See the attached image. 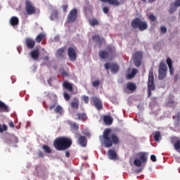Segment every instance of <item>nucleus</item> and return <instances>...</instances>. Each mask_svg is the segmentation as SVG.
I'll use <instances>...</instances> for the list:
<instances>
[{"label":"nucleus","mask_w":180,"mask_h":180,"mask_svg":"<svg viewBox=\"0 0 180 180\" xmlns=\"http://www.w3.org/2000/svg\"><path fill=\"white\" fill-rule=\"evenodd\" d=\"M10 23L11 26H16V25L19 24V18L18 17H12L10 20Z\"/></svg>","instance_id":"cd10ccee"},{"label":"nucleus","mask_w":180,"mask_h":180,"mask_svg":"<svg viewBox=\"0 0 180 180\" xmlns=\"http://www.w3.org/2000/svg\"><path fill=\"white\" fill-rule=\"evenodd\" d=\"M132 59L134 60V65H136V67H140V65H141V60H143V51H136L132 56Z\"/></svg>","instance_id":"423d86ee"},{"label":"nucleus","mask_w":180,"mask_h":180,"mask_svg":"<svg viewBox=\"0 0 180 180\" xmlns=\"http://www.w3.org/2000/svg\"><path fill=\"white\" fill-rule=\"evenodd\" d=\"M127 88L129 89V91H131V92H134V91H136L137 86L135 84L129 82L127 84Z\"/></svg>","instance_id":"393cba45"},{"label":"nucleus","mask_w":180,"mask_h":180,"mask_svg":"<svg viewBox=\"0 0 180 180\" xmlns=\"http://www.w3.org/2000/svg\"><path fill=\"white\" fill-rule=\"evenodd\" d=\"M101 2H108L110 5H113L114 6H119L120 2L119 0H100Z\"/></svg>","instance_id":"5701e85b"},{"label":"nucleus","mask_w":180,"mask_h":180,"mask_svg":"<svg viewBox=\"0 0 180 180\" xmlns=\"http://www.w3.org/2000/svg\"><path fill=\"white\" fill-rule=\"evenodd\" d=\"M8 130V126L6 124H0V133H4V131H6Z\"/></svg>","instance_id":"e433bc0d"},{"label":"nucleus","mask_w":180,"mask_h":180,"mask_svg":"<svg viewBox=\"0 0 180 180\" xmlns=\"http://www.w3.org/2000/svg\"><path fill=\"white\" fill-rule=\"evenodd\" d=\"M30 56L33 60H37L39 58V56H40V52L39 49L32 50L30 53Z\"/></svg>","instance_id":"aec40b11"},{"label":"nucleus","mask_w":180,"mask_h":180,"mask_svg":"<svg viewBox=\"0 0 180 180\" xmlns=\"http://www.w3.org/2000/svg\"><path fill=\"white\" fill-rule=\"evenodd\" d=\"M153 136L155 141L158 142L161 140V132L159 131L153 132Z\"/></svg>","instance_id":"b1692460"},{"label":"nucleus","mask_w":180,"mask_h":180,"mask_svg":"<svg viewBox=\"0 0 180 180\" xmlns=\"http://www.w3.org/2000/svg\"><path fill=\"white\" fill-rule=\"evenodd\" d=\"M65 157H67V158H68L70 157V152L69 151H67L65 153Z\"/></svg>","instance_id":"6e6d98bb"},{"label":"nucleus","mask_w":180,"mask_h":180,"mask_svg":"<svg viewBox=\"0 0 180 180\" xmlns=\"http://www.w3.org/2000/svg\"><path fill=\"white\" fill-rule=\"evenodd\" d=\"M58 15V13H57V11L53 13L51 15V20H53V19H56V18H57Z\"/></svg>","instance_id":"79ce46f5"},{"label":"nucleus","mask_w":180,"mask_h":180,"mask_svg":"<svg viewBox=\"0 0 180 180\" xmlns=\"http://www.w3.org/2000/svg\"><path fill=\"white\" fill-rule=\"evenodd\" d=\"M149 4H153V2H155V0H148Z\"/></svg>","instance_id":"13d9d810"},{"label":"nucleus","mask_w":180,"mask_h":180,"mask_svg":"<svg viewBox=\"0 0 180 180\" xmlns=\"http://www.w3.org/2000/svg\"><path fill=\"white\" fill-rule=\"evenodd\" d=\"M172 143L174 144V147L176 151L180 153V139L175 136L172 137Z\"/></svg>","instance_id":"4468645a"},{"label":"nucleus","mask_w":180,"mask_h":180,"mask_svg":"<svg viewBox=\"0 0 180 180\" xmlns=\"http://www.w3.org/2000/svg\"><path fill=\"white\" fill-rule=\"evenodd\" d=\"M76 116L77 117H75V120H82V122H86V120L88 119V117H86V114L85 112H79L76 115Z\"/></svg>","instance_id":"a211bd4d"},{"label":"nucleus","mask_w":180,"mask_h":180,"mask_svg":"<svg viewBox=\"0 0 180 180\" xmlns=\"http://www.w3.org/2000/svg\"><path fill=\"white\" fill-rule=\"evenodd\" d=\"M44 37H46V35H45L44 34H43V33H40V34H39L37 36L35 40H36L37 43H41V40H42Z\"/></svg>","instance_id":"2f4dec72"},{"label":"nucleus","mask_w":180,"mask_h":180,"mask_svg":"<svg viewBox=\"0 0 180 180\" xmlns=\"http://www.w3.org/2000/svg\"><path fill=\"white\" fill-rule=\"evenodd\" d=\"M74 84L72 83H70L68 81H65L63 83V87L64 89H66V91H68L69 92H72L74 91Z\"/></svg>","instance_id":"dca6fc26"},{"label":"nucleus","mask_w":180,"mask_h":180,"mask_svg":"<svg viewBox=\"0 0 180 180\" xmlns=\"http://www.w3.org/2000/svg\"><path fill=\"white\" fill-rule=\"evenodd\" d=\"M174 6H176L177 8L180 6V0H176L174 2Z\"/></svg>","instance_id":"09e8293b"},{"label":"nucleus","mask_w":180,"mask_h":180,"mask_svg":"<svg viewBox=\"0 0 180 180\" xmlns=\"http://www.w3.org/2000/svg\"><path fill=\"white\" fill-rule=\"evenodd\" d=\"M167 64L169 67L170 75H174V67H172V60H171V58H167Z\"/></svg>","instance_id":"412c9836"},{"label":"nucleus","mask_w":180,"mask_h":180,"mask_svg":"<svg viewBox=\"0 0 180 180\" xmlns=\"http://www.w3.org/2000/svg\"><path fill=\"white\" fill-rule=\"evenodd\" d=\"M176 162H180V158L179 157L176 158Z\"/></svg>","instance_id":"bf43d9fd"},{"label":"nucleus","mask_w":180,"mask_h":180,"mask_svg":"<svg viewBox=\"0 0 180 180\" xmlns=\"http://www.w3.org/2000/svg\"><path fill=\"white\" fill-rule=\"evenodd\" d=\"M48 83L49 84V85L51 84V79H49L48 80Z\"/></svg>","instance_id":"052dcab7"},{"label":"nucleus","mask_w":180,"mask_h":180,"mask_svg":"<svg viewBox=\"0 0 180 180\" xmlns=\"http://www.w3.org/2000/svg\"><path fill=\"white\" fill-rule=\"evenodd\" d=\"M25 44L27 49H34V46H36V41L34 39L32 38H26L25 40Z\"/></svg>","instance_id":"ddd939ff"},{"label":"nucleus","mask_w":180,"mask_h":180,"mask_svg":"<svg viewBox=\"0 0 180 180\" xmlns=\"http://www.w3.org/2000/svg\"><path fill=\"white\" fill-rule=\"evenodd\" d=\"M147 163V153L146 152H142L139 153V159H135L134 160V164L136 167H141L142 164Z\"/></svg>","instance_id":"39448f33"},{"label":"nucleus","mask_w":180,"mask_h":180,"mask_svg":"<svg viewBox=\"0 0 180 180\" xmlns=\"http://www.w3.org/2000/svg\"><path fill=\"white\" fill-rule=\"evenodd\" d=\"M150 160H151V161H153V162H157V157H155V155H152L150 156Z\"/></svg>","instance_id":"a18cd8bd"},{"label":"nucleus","mask_w":180,"mask_h":180,"mask_svg":"<svg viewBox=\"0 0 180 180\" xmlns=\"http://www.w3.org/2000/svg\"><path fill=\"white\" fill-rule=\"evenodd\" d=\"M62 8L63 12H67V10L68 9V4L62 6Z\"/></svg>","instance_id":"49530a36"},{"label":"nucleus","mask_w":180,"mask_h":180,"mask_svg":"<svg viewBox=\"0 0 180 180\" xmlns=\"http://www.w3.org/2000/svg\"><path fill=\"white\" fill-rule=\"evenodd\" d=\"M139 72V70L137 69H132V72L131 74L127 75L128 79H131V78H134L136 77V74Z\"/></svg>","instance_id":"7c9ffc66"},{"label":"nucleus","mask_w":180,"mask_h":180,"mask_svg":"<svg viewBox=\"0 0 180 180\" xmlns=\"http://www.w3.org/2000/svg\"><path fill=\"white\" fill-rule=\"evenodd\" d=\"M108 158L110 160H115L117 158V153L114 150L110 149L108 151Z\"/></svg>","instance_id":"6ab92c4d"},{"label":"nucleus","mask_w":180,"mask_h":180,"mask_svg":"<svg viewBox=\"0 0 180 180\" xmlns=\"http://www.w3.org/2000/svg\"><path fill=\"white\" fill-rule=\"evenodd\" d=\"M142 2H147V0H141Z\"/></svg>","instance_id":"680f3d73"},{"label":"nucleus","mask_w":180,"mask_h":180,"mask_svg":"<svg viewBox=\"0 0 180 180\" xmlns=\"http://www.w3.org/2000/svg\"><path fill=\"white\" fill-rule=\"evenodd\" d=\"M92 85L93 86H94V88H96V86H99V85H101V80H96L93 82Z\"/></svg>","instance_id":"58836bf2"},{"label":"nucleus","mask_w":180,"mask_h":180,"mask_svg":"<svg viewBox=\"0 0 180 180\" xmlns=\"http://www.w3.org/2000/svg\"><path fill=\"white\" fill-rule=\"evenodd\" d=\"M105 70H109L110 68L111 72L116 74L119 71V65L116 63H105L104 65Z\"/></svg>","instance_id":"9b49d317"},{"label":"nucleus","mask_w":180,"mask_h":180,"mask_svg":"<svg viewBox=\"0 0 180 180\" xmlns=\"http://www.w3.org/2000/svg\"><path fill=\"white\" fill-rule=\"evenodd\" d=\"M25 12L28 15H34L36 13V7L30 0H25Z\"/></svg>","instance_id":"0eeeda50"},{"label":"nucleus","mask_w":180,"mask_h":180,"mask_svg":"<svg viewBox=\"0 0 180 180\" xmlns=\"http://www.w3.org/2000/svg\"><path fill=\"white\" fill-rule=\"evenodd\" d=\"M8 105L0 101V112H8Z\"/></svg>","instance_id":"c85d7f7f"},{"label":"nucleus","mask_w":180,"mask_h":180,"mask_svg":"<svg viewBox=\"0 0 180 180\" xmlns=\"http://www.w3.org/2000/svg\"><path fill=\"white\" fill-rule=\"evenodd\" d=\"M131 25V27L134 29H139L141 32L146 30L147 27H148L147 22L143 21L139 18L134 19Z\"/></svg>","instance_id":"7ed1b4c3"},{"label":"nucleus","mask_w":180,"mask_h":180,"mask_svg":"<svg viewBox=\"0 0 180 180\" xmlns=\"http://www.w3.org/2000/svg\"><path fill=\"white\" fill-rule=\"evenodd\" d=\"M63 98L66 101V102H68V101H70V98H71V96H70V94L65 92V93H63Z\"/></svg>","instance_id":"4c0bfd02"},{"label":"nucleus","mask_w":180,"mask_h":180,"mask_svg":"<svg viewBox=\"0 0 180 180\" xmlns=\"http://www.w3.org/2000/svg\"><path fill=\"white\" fill-rule=\"evenodd\" d=\"M42 149L44 150V153H46V154L51 153V148L47 145H43Z\"/></svg>","instance_id":"72a5a7b5"},{"label":"nucleus","mask_w":180,"mask_h":180,"mask_svg":"<svg viewBox=\"0 0 180 180\" xmlns=\"http://www.w3.org/2000/svg\"><path fill=\"white\" fill-rule=\"evenodd\" d=\"M174 100L170 99V100L168 101V104L169 105H174Z\"/></svg>","instance_id":"5fc2aeb1"},{"label":"nucleus","mask_w":180,"mask_h":180,"mask_svg":"<svg viewBox=\"0 0 180 180\" xmlns=\"http://www.w3.org/2000/svg\"><path fill=\"white\" fill-rule=\"evenodd\" d=\"M91 105H94L97 110H102L103 105L102 104V101H101V99H99V98L96 96H93L91 97Z\"/></svg>","instance_id":"9d476101"},{"label":"nucleus","mask_w":180,"mask_h":180,"mask_svg":"<svg viewBox=\"0 0 180 180\" xmlns=\"http://www.w3.org/2000/svg\"><path fill=\"white\" fill-rule=\"evenodd\" d=\"M65 51V48L62 47L56 51V56L57 57H60V58H63L64 57V52Z\"/></svg>","instance_id":"a878e982"},{"label":"nucleus","mask_w":180,"mask_h":180,"mask_svg":"<svg viewBox=\"0 0 180 180\" xmlns=\"http://www.w3.org/2000/svg\"><path fill=\"white\" fill-rule=\"evenodd\" d=\"M103 11L104 13H108V12H109V8H108V7H103Z\"/></svg>","instance_id":"864d4df0"},{"label":"nucleus","mask_w":180,"mask_h":180,"mask_svg":"<svg viewBox=\"0 0 180 180\" xmlns=\"http://www.w3.org/2000/svg\"><path fill=\"white\" fill-rule=\"evenodd\" d=\"M151 91H155V84H154V72L153 70L149 71L148 79V98L151 96Z\"/></svg>","instance_id":"20e7f679"},{"label":"nucleus","mask_w":180,"mask_h":180,"mask_svg":"<svg viewBox=\"0 0 180 180\" xmlns=\"http://www.w3.org/2000/svg\"><path fill=\"white\" fill-rule=\"evenodd\" d=\"M92 40L94 41L96 43H98L99 46H102V44L105 42V39L101 37L98 34L94 35L91 37Z\"/></svg>","instance_id":"f3484780"},{"label":"nucleus","mask_w":180,"mask_h":180,"mask_svg":"<svg viewBox=\"0 0 180 180\" xmlns=\"http://www.w3.org/2000/svg\"><path fill=\"white\" fill-rule=\"evenodd\" d=\"M175 11H176V8L172 6H170V8L169 10V13H174V12H175Z\"/></svg>","instance_id":"c03bdc74"},{"label":"nucleus","mask_w":180,"mask_h":180,"mask_svg":"<svg viewBox=\"0 0 180 180\" xmlns=\"http://www.w3.org/2000/svg\"><path fill=\"white\" fill-rule=\"evenodd\" d=\"M68 55L70 61H75L77 60V51L73 47L68 48Z\"/></svg>","instance_id":"f8f14e48"},{"label":"nucleus","mask_w":180,"mask_h":180,"mask_svg":"<svg viewBox=\"0 0 180 180\" xmlns=\"http://www.w3.org/2000/svg\"><path fill=\"white\" fill-rule=\"evenodd\" d=\"M82 101H84V103L88 104L89 102V97H88V96H83Z\"/></svg>","instance_id":"ea45409f"},{"label":"nucleus","mask_w":180,"mask_h":180,"mask_svg":"<svg viewBox=\"0 0 180 180\" xmlns=\"http://www.w3.org/2000/svg\"><path fill=\"white\" fill-rule=\"evenodd\" d=\"M56 106H57V103H53V105L49 106V110H53V109H54V108H56Z\"/></svg>","instance_id":"de8ad7c7"},{"label":"nucleus","mask_w":180,"mask_h":180,"mask_svg":"<svg viewBox=\"0 0 180 180\" xmlns=\"http://www.w3.org/2000/svg\"><path fill=\"white\" fill-rule=\"evenodd\" d=\"M86 137L84 136H80L78 139V143L82 147H86Z\"/></svg>","instance_id":"4be33fe9"},{"label":"nucleus","mask_w":180,"mask_h":180,"mask_svg":"<svg viewBox=\"0 0 180 180\" xmlns=\"http://www.w3.org/2000/svg\"><path fill=\"white\" fill-rule=\"evenodd\" d=\"M160 30L162 33H167V27L162 25L160 27Z\"/></svg>","instance_id":"37998d69"},{"label":"nucleus","mask_w":180,"mask_h":180,"mask_svg":"<svg viewBox=\"0 0 180 180\" xmlns=\"http://www.w3.org/2000/svg\"><path fill=\"white\" fill-rule=\"evenodd\" d=\"M54 112L58 115H63V107H61V105H57L54 109Z\"/></svg>","instance_id":"473e14b6"},{"label":"nucleus","mask_w":180,"mask_h":180,"mask_svg":"<svg viewBox=\"0 0 180 180\" xmlns=\"http://www.w3.org/2000/svg\"><path fill=\"white\" fill-rule=\"evenodd\" d=\"M70 127L73 130H79V125H78L76 122L70 124Z\"/></svg>","instance_id":"c9c22d12"},{"label":"nucleus","mask_w":180,"mask_h":180,"mask_svg":"<svg viewBox=\"0 0 180 180\" xmlns=\"http://www.w3.org/2000/svg\"><path fill=\"white\" fill-rule=\"evenodd\" d=\"M8 126H9L10 127H11L12 129H13V127H15V124H13V122L11 121V122H9V123H8Z\"/></svg>","instance_id":"3c124183"},{"label":"nucleus","mask_w":180,"mask_h":180,"mask_svg":"<svg viewBox=\"0 0 180 180\" xmlns=\"http://www.w3.org/2000/svg\"><path fill=\"white\" fill-rule=\"evenodd\" d=\"M89 25L91 26H98L99 25V22L96 18H93L91 20H89Z\"/></svg>","instance_id":"f704fd0d"},{"label":"nucleus","mask_w":180,"mask_h":180,"mask_svg":"<svg viewBox=\"0 0 180 180\" xmlns=\"http://www.w3.org/2000/svg\"><path fill=\"white\" fill-rule=\"evenodd\" d=\"M112 129H105L103 135L100 136V141L106 148H110L113 144H119L120 139L115 134H111Z\"/></svg>","instance_id":"f257e3e1"},{"label":"nucleus","mask_w":180,"mask_h":180,"mask_svg":"<svg viewBox=\"0 0 180 180\" xmlns=\"http://www.w3.org/2000/svg\"><path fill=\"white\" fill-rule=\"evenodd\" d=\"M98 56L100 57V58H108V57H109V52L106 51H100L98 53Z\"/></svg>","instance_id":"bb28decb"},{"label":"nucleus","mask_w":180,"mask_h":180,"mask_svg":"<svg viewBox=\"0 0 180 180\" xmlns=\"http://www.w3.org/2000/svg\"><path fill=\"white\" fill-rule=\"evenodd\" d=\"M70 106L72 109L78 110L79 108V99L77 97H74L70 102Z\"/></svg>","instance_id":"2eb2a0df"},{"label":"nucleus","mask_w":180,"mask_h":180,"mask_svg":"<svg viewBox=\"0 0 180 180\" xmlns=\"http://www.w3.org/2000/svg\"><path fill=\"white\" fill-rule=\"evenodd\" d=\"M72 146V141L68 137H58L53 141V147L57 151H65Z\"/></svg>","instance_id":"f03ea898"},{"label":"nucleus","mask_w":180,"mask_h":180,"mask_svg":"<svg viewBox=\"0 0 180 180\" xmlns=\"http://www.w3.org/2000/svg\"><path fill=\"white\" fill-rule=\"evenodd\" d=\"M61 75L63 76V77H68V72H67L65 70H63L61 72Z\"/></svg>","instance_id":"8fccbe9b"},{"label":"nucleus","mask_w":180,"mask_h":180,"mask_svg":"<svg viewBox=\"0 0 180 180\" xmlns=\"http://www.w3.org/2000/svg\"><path fill=\"white\" fill-rule=\"evenodd\" d=\"M149 20H151V22H155V20H157V17L153 14H150L149 15Z\"/></svg>","instance_id":"a19ab883"},{"label":"nucleus","mask_w":180,"mask_h":180,"mask_svg":"<svg viewBox=\"0 0 180 180\" xmlns=\"http://www.w3.org/2000/svg\"><path fill=\"white\" fill-rule=\"evenodd\" d=\"M167 77V65L164 62H161L159 66L158 78L160 80L164 79Z\"/></svg>","instance_id":"1a4fd4ad"},{"label":"nucleus","mask_w":180,"mask_h":180,"mask_svg":"<svg viewBox=\"0 0 180 180\" xmlns=\"http://www.w3.org/2000/svg\"><path fill=\"white\" fill-rule=\"evenodd\" d=\"M103 120L104 122L106 123L107 124H112L113 120H112V117L109 115H105L103 117Z\"/></svg>","instance_id":"c756f323"},{"label":"nucleus","mask_w":180,"mask_h":180,"mask_svg":"<svg viewBox=\"0 0 180 180\" xmlns=\"http://www.w3.org/2000/svg\"><path fill=\"white\" fill-rule=\"evenodd\" d=\"M39 157H40L41 158H43L44 157V155L43 154V152H41V150L39 151L38 153Z\"/></svg>","instance_id":"603ef678"},{"label":"nucleus","mask_w":180,"mask_h":180,"mask_svg":"<svg viewBox=\"0 0 180 180\" xmlns=\"http://www.w3.org/2000/svg\"><path fill=\"white\" fill-rule=\"evenodd\" d=\"M78 18V10L77 8L72 9L67 17V23H74L77 18Z\"/></svg>","instance_id":"6e6552de"},{"label":"nucleus","mask_w":180,"mask_h":180,"mask_svg":"<svg viewBox=\"0 0 180 180\" xmlns=\"http://www.w3.org/2000/svg\"><path fill=\"white\" fill-rule=\"evenodd\" d=\"M44 60H45V61H49V56H44Z\"/></svg>","instance_id":"4d7b16f0"}]
</instances>
